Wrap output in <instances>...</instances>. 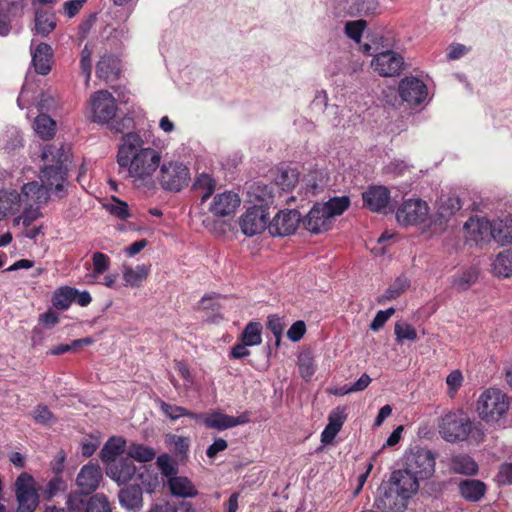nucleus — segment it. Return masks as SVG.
Listing matches in <instances>:
<instances>
[{
	"label": "nucleus",
	"mask_w": 512,
	"mask_h": 512,
	"mask_svg": "<svg viewBox=\"0 0 512 512\" xmlns=\"http://www.w3.org/2000/svg\"><path fill=\"white\" fill-rule=\"evenodd\" d=\"M69 150V147L64 144L46 145L42 150V159L56 165H63L69 159Z\"/></svg>",
	"instance_id": "nucleus-33"
},
{
	"label": "nucleus",
	"mask_w": 512,
	"mask_h": 512,
	"mask_svg": "<svg viewBox=\"0 0 512 512\" xmlns=\"http://www.w3.org/2000/svg\"><path fill=\"white\" fill-rule=\"evenodd\" d=\"M298 183V173L293 169H286L276 177L274 183L264 187L266 192L263 201L267 204L277 203L278 199L282 196V192H289Z\"/></svg>",
	"instance_id": "nucleus-11"
},
{
	"label": "nucleus",
	"mask_w": 512,
	"mask_h": 512,
	"mask_svg": "<svg viewBox=\"0 0 512 512\" xmlns=\"http://www.w3.org/2000/svg\"><path fill=\"white\" fill-rule=\"evenodd\" d=\"M325 213L333 221L335 216L343 214L350 206V199L348 196L330 198L324 204H321Z\"/></svg>",
	"instance_id": "nucleus-41"
},
{
	"label": "nucleus",
	"mask_w": 512,
	"mask_h": 512,
	"mask_svg": "<svg viewBox=\"0 0 512 512\" xmlns=\"http://www.w3.org/2000/svg\"><path fill=\"white\" fill-rule=\"evenodd\" d=\"M509 410V400L505 393L496 388L485 390L477 401L480 418L486 422L498 421Z\"/></svg>",
	"instance_id": "nucleus-4"
},
{
	"label": "nucleus",
	"mask_w": 512,
	"mask_h": 512,
	"mask_svg": "<svg viewBox=\"0 0 512 512\" xmlns=\"http://www.w3.org/2000/svg\"><path fill=\"white\" fill-rule=\"evenodd\" d=\"M268 216L263 206H253L247 209L240 219V227L246 236H254L268 229Z\"/></svg>",
	"instance_id": "nucleus-13"
},
{
	"label": "nucleus",
	"mask_w": 512,
	"mask_h": 512,
	"mask_svg": "<svg viewBox=\"0 0 512 512\" xmlns=\"http://www.w3.org/2000/svg\"><path fill=\"white\" fill-rule=\"evenodd\" d=\"M193 188L195 190L203 191L201 203H204L214 193L216 189V181L211 175L202 173L196 177Z\"/></svg>",
	"instance_id": "nucleus-44"
},
{
	"label": "nucleus",
	"mask_w": 512,
	"mask_h": 512,
	"mask_svg": "<svg viewBox=\"0 0 512 512\" xmlns=\"http://www.w3.org/2000/svg\"><path fill=\"white\" fill-rule=\"evenodd\" d=\"M394 333L398 344H402L405 340H417L416 329L412 325L404 322H397L395 324Z\"/></svg>",
	"instance_id": "nucleus-50"
},
{
	"label": "nucleus",
	"mask_w": 512,
	"mask_h": 512,
	"mask_svg": "<svg viewBox=\"0 0 512 512\" xmlns=\"http://www.w3.org/2000/svg\"><path fill=\"white\" fill-rule=\"evenodd\" d=\"M366 26L367 22L363 19L348 21L345 24V34L348 38L359 42Z\"/></svg>",
	"instance_id": "nucleus-52"
},
{
	"label": "nucleus",
	"mask_w": 512,
	"mask_h": 512,
	"mask_svg": "<svg viewBox=\"0 0 512 512\" xmlns=\"http://www.w3.org/2000/svg\"><path fill=\"white\" fill-rule=\"evenodd\" d=\"M14 491L18 512H34L39 504V494L33 476L22 472L15 480Z\"/></svg>",
	"instance_id": "nucleus-6"
},
{
	"label": "nucleus",
	"mask_w": 512,
	"mask_h": 512,
	"mask_svg": "<svg viewBox=\"0 0 512 512\" xmlns=\"http://www.w3.org/2000/svg\"><path fill=\"white\" fill-rule=\"evenodd\" d=\"M102 479V470L97 464L84 465L77 475V485L83 494L94 492Z\"/></svg>",
	"instance_id": "nucleus-20"
},
{
	"label": "nucleus",
	"mask_w": 512,
	"mask_h": 512,
	"mask_svg": "<svg viewBox=\"0 0 512 512\" xmlns=\"http://www.w3.org/2000/svg\"><path fill=\"white\" fill-rule=\"evenodd\" d=\"M492 225L493 224H491L485 218L471 217L465 223L464 228L469 234L474 236L475 240H477L478 238L484 239V237L488 234L491 235Z\"/></svg>",
	"instance_id": "nucleus-37"
},
{
	"label": "nucleus",
	"mask_w": 512,
	"mask_h": 512,
	"mask_svg": "<svg viewBox=\"0 0 512 512\" xmlns=\"http://www.w3.org/2000/svg\"><path fill=\"white\" fill-rule=\"evenodd\" d=\"M439 432L448 442L469 441L479 444L484 440V431L480 423H473L462 411L446 414L439 425Z\"/></svg>",
	"instance_id": "nucleus-2"
},
{
	"label": "nucleus",
	"mask_w": 512,
	"mask_h": 512,
	"mask_svg": "<svg viewBox=\"0 0 512 512\" xmlns=\"http://www.w3.org/2000/svg\"><path fill=\"white\" fill-rule=\"evenodd\" d=\"M166 443L172 445L174 452L182 457H186L190 448V439L185 436H178L175 434H168L166 436Z\"/></svg>",
	"instance_id": "nucleus-51"
},
{
	"label": "nucleus",
	"mask_w": 512,
	"mask_h": 512,
	"mask_svg": "<svg viewBox=\"0 0 512 512\" xmlns=\"http://www.w3.org/2000/svg\"><path fill=\"white\" fill-rule=\"evenodd\" d=\"M346 419V407L338 406L330 412L327 426L340 431Z\"/></svg>",
	"instance_id": "nucleus-54"
},
{
	"label": "nucleus",
	"mask_w": 512,
	"mask_h": 512,
	"mask_svg": "<svg viewBox=\"0 0 512 512\" xmlns=\"http://www.w3.org/2000/svg\"><path fill=\"white\" fill-rule=\"evenodd\" d=\"M159 407L163 414L171 421H176L180 417H188L194 420H198L201 417V415H198L196 412L190 411L181 406L168 404L163 400H159Z\"/></svg>",
	"instance_id": "nucleus-39"
},
{
	"label": "nucleus",
	"mask_w": 512,
	"mask_h": 512,
	"mask_svg": "<svg viewBox=\"0 0 512 512\" xmlns=\"http://www.w3.org/2000/svg\"><path fill=\"white\" fill-rule=\"evenodd\" d=\"M491 236L501 245L512 244V217L498 219L492 225Z\"/></svg>",
	"instance_id": "nucleus-28"
},
{
	"label": "nucleus",
	"mask_w": 512,
	"mask_h": 512,
	"mask_svg": "<svg viewBox=\"0 0 512 512\" xmlns=\"http://www.w3.org/2000/svg\"><path fill=\"white\" fill-rule=\"evenodd\" d=\"M407 469L420 480L431 477L435 471V457L429 450L420 449L408 458Z\"/></svg>",
	"instance_id": "nucleus-15"
},
{
	"label": "nucleus",
	"mask_w": 512,
	"mask_h": 512,
	"mask_svg": "<svg viewBox=\"0 0 512 512\" xmlns=\"http://www.w3.org/2000/svg\"><path fill=\"white\" fill-rule=\"evenodd\" d=\"M497 481L501 485L512 484V463H504L500 466Z\"/></svg>",
	"instance_id": "nucleus-63"
},
{
	"label": "nucleus",
	"mask_w": 512,
	"mask_h": 512,
	"mask_svg": "<svg viewBox=\"0 0 512 512\" xmlns=\"http://www.w3.org/2000/svg\"><path fill=\"white\" fill-rule=\"evenodd\" d=\"M92 262H93V276H98L103 274L105 271L109 269L110 266V258L102 253V252H95L92 255Z\"/></svg>",
	"instance_id": "nucleus-55"
},
{
	"label": "nucleus",
	"mask_w": 512,
	"mask_h": 512,
	"mask_svg": "<svg viewBox=\"0 0 512 512\" xmlns=\"http://www.w3.org/2000/svg\"><path fill=\"white\" fill-rule=\"evenodd\" d=\"M401 99L411 106L422 104L428 96L426 84L417 77H405L399 82Z\"/></svg>",
	"instance_id": "nucleus-14"
},
{
	"label": "nucleus",
	"mask_w": 512,
	"mask_h": 512,
	"mask_svg": "<svg viewBox=\"0 0 512 512\" xmlns=\"http://www.w3.org/2000/svg\"><path fill=\"white\" fill-rule=\"evenodd\" d=\"M240 203L237 193L225 191L214 196L209 205V211L216 217L229 216L236 211Z\"/></svg>",
	"instance_id": "nucleus-19"
},
{
	"label": "nucleus",
	"mask_w": 512,
	"mask_h": 512,
	"mask_svg": "<svg viewBox=\"0 0 512 512\" xmlns=\"http://www.w3.org/2000/svg\"><path fill=\"white\" fill-rule=\"evenodd\" d=\"M77 289L69 286L60 287L52 296V304L58 310H67L75 300Z\"/></svg>",
	"instance_id": "nucleus-36"
},
{
	"label": "nucleus",
	"mask_w": 512,
	"mask_h": 512,
	"mask_svg": "<svg viewBox=\"0 0 512 512\" xmlns=\"http://www.w3.org/2000/svg\"><path fill=\"white\" fill-rule=\"evenodd\" d=\"M111 504L107 496L103 493L92 495L86 505V512H111Z\"/></svg>",
	"instance_id": "nucleus-46"
},
{
	"label": "nucleus",
	"mask_w": 512,
	"mask_h": 512,
	"mask_svg": "<svg viewBox=\"0 0 512 512\" xmlns=\"http://www.w3.org/2000/svg\"><path fill=\"white\" fill-rule=\"evenodd\" d=\"M266 326L275 336L276 345H279L284 330L282 318H280L278 315H269L267 318Z\"/></svg>",
	"instance_id": "nucleus-59"
},
{
	"label": "nucleus",
	"mask_w": 512,
	"mask_h": 512,
	"mask_svg": "<svg viewBox=\"0 0 512 512\" xmlns=\"http://www.w3.org/2000/svg\"><path fill=\"white\" fill-rule=\"evenodd\" d=\"M117 163L119 172H124L126 177L145 179L158 168L160 154L151 147H144L139 134L127 132L118 148Z\"/></svg>",
	"instance_id": "nucleus-1"
},
{
	"label": "nucleus",
	"mask_w": 512,
	"mask_h": 512,
	"mask_svg": "<svg viewBox=\"0 0 512 512\" xmlns=\"http://www.w3.org/2000/svg\"><path fill=\"white\" fill-rule=\"evenodd\" d=\"M299 373L303 379L309 381L316 371L314 359L310 353H302L298 357Z\"/></svg>",
	"instance_id": "nucleus-48"
},
{
	"label": "nucleus",
	"mask_w": 512,
	"mask_h": 512,
	"mask_svg": "<svg viewBox=\"0 0 512 512\" xmlns=\"http://www.w3.org/2000/svg\"><path fill=\"white\" fill-rule=\"evenodd\" d=\"M157 465L165 477L171 478L176 476L178 472V468L176 467L175 462L168 454H161L157 458Z\"/></svg>",
	"instance_id": "nucleus-53"
},
{
	"label": "nucleus",
	"mask_w": 512,
	"mask_h": 512,
	"mask_svg": "<svg viewBox=\"0 0 512 512\" xmlns=\"http://www.w3.org/2000/svg\"><path fill=\"white\" fill-rule=\"evenodd\" d=\"M126 440L123 437H111L100 451V458L108 465L125 451Z\"/></svg>",
	"instance_id": "nucleus-30"
},
{
	"label": "nucleus",
	"mask_w": 512,
	"mask_h": 512,
	"mask_svg": "<svg viewBox=\"0 0 512 512\" xmlns=\"http://www.w3.org/2000/svg\"><path fill=\"white\" fill-rule=\"evenodd\" d=\"M121 73L120 60L111 54H104L96 64V76L106 83L117 80Z\"/></svg>",
	"instance_id": "nucleus-23"
},
{
	"label": "nucleus",
	"mask_w": 512,
	"mask_h": 512,
	"mask_svg": "<svg viewBox=\"0 0 512 512\" xmlns=\"http://www.w3.org/2000/svg\"><path fill=\"white\" fill-rule=\"evenodd\" d=\"M363 207L374 213L388 214L393 212L391 194L383 185H370L362 193Z\"/></svg>",
	"instance_id": "nucleus-8"
},
{
	"label": "nucleus",
	"mask_w": 512,
	"mask_h": 512,
	"mask_svg": "<svg viewBox=\"0 0 512 512\" xmlns=\"http://www.w3.org/2000/svg\"><path fill=\"white\" fill-rule=\"evenodd\" d=\"M67 176V169L63 165H46L41 171V180L44 187L49 190H53L61 198L64 192V182Z\"/></svg>",
	"instance_id": "nucleus-18"
},
{
	"label": "nucleus",
	"mask_w": 512,
	"mask_h": 512,
	"mask_svg": "<svg viewBox=\"0 0 512 512\" xmlns=\"http://www.w3.org/2000/svg\"><path fill=\"white\" fill-rule=\"evenodd\" d=\"M40 206L36 207H23L21 211L22 215L14 220V224H19L22 220V224L25 228L30 227L31 223L41 216L39 211Z\"/></svg>",
	"instance_id": "nucleus-56"
},
{
	"label": "nucleus",
	"mask_w": 512,
	"mask_h": 512,
	"mask_svg": "<svg viewBox=\"0 0 512 512\" xmlns=\"http://www.w3.org/2000/svg\"><path fill=\"white\" fill-rule=\"evenodd\" d=\"M409 287V281L404 277H398L378 298V303H385L398 298Z\"/></svg>",
	"instance_id": "nucleus-45"
},
{
	"label": "nucleus",
	"mask_w": 512,
	"mask_h": 512,
	"mask_svg": "<svg viewBox=\"0 0 512 512\" xmlns=\"http://www.w3.org/2000/svg\"><path fill=\"white\" fill-rule=\"evenodd\" d=\"M128 457L141 463L152 461L156 452L153 448L143 444L132 443L127 450Z\"/></svg>",
	"instance_id": "nucleus-43"
},
{
	"label": "nucleus",
	"mask_w": 512,
	"mask_h": 512,
	"mask_svg": "<svg viewBox=\"0 0 512 512\" xmlns=\"http://www.w3.org/2000/svg\"><path fill=\"white\" fill-rule=\"evenodd\" d=\"M493 273L498 277L508 278L512 276V250L506 249L500 252L493 264Z\"/></svg>",
	"instance_id": "nucleus-34"
},
{
	"label": "nucleus",
	"mask_w": 512,
	"mask_h": 512,
	"mask_svg": "<svg viewBox=\"0 0 512 512\" xmlns=\"http://www.w3.org/2000/svg\"><path fill=\"white\" fill-rule=\"evenodd\" d=\"M23 207L40 206L49 199V193L44 185L39 184L37 181H32L24 184L19 192Z\"/></svg>",
	"instance_id": "nucleus-21"
},
{
	"label": "nucleus",
	"mask_w": 512,
	"mask_h": 512,
	"mask_svg": "<svg viewBox=\"0 0 512 512\" xmlns=\"http://www.w3.org/2000/svg\"><path fill=\"white\" fill-rule=\"evenodd\" d=\"M351 10L359 15H375L379 9L378 0H353Z\"/></svg>",
	"instance_id": "nucleus-49"
},
{
	"label": "nucleus",
	"mask_w": 512,
	"mask_h": 512,
	"mask_svg": "<svg viewBox=\"0 0 512 512\" xmlns=\"http://www.w3.org/2000/svg\"><path fill=\"white\" fill-rule=\"evenodd\" d=\"M306 332V324L302 320L294 322L287 331V337L293 341L298 342L302 339Z\"/></svg>",
	"instance_id": "nucleus-62"
},
{
	"label": "nucleus",
	"mask_w": 512,
	"mask_h": 512,
	"mask_svg": "<svg viewBox=\"0 0 512 512\" xmlns=\"http://www.w3.org/2000/svg\"><path fill=\"white\" fill-rule=\"evenodd\" d=\"M114 204H110L107 206L108 211L111 215L121 219L126 220L130 217L129 206L126 202L119 200L118 198L113 197Z\"/></svg>",
	"instance_id": "nucleus-57"
},
{
	"label": "nucleus",
	"mask_w": 512,
	"mask_h": 512,
	"mask_svg": "<svg viewBox=\"0 0 512 512\" xmlns=\"http://www.w3.org/2000/svg\"><path fill=\"white\" fill-rule=\"evenodd\" d=\"M168 487L173 496L193 498L198 495L193 482L186 476H174L168 479Z\"/></svg>",
	"instance_id": "nucleus-27"
},
{
	"label": "nucleus",
	"mask_w": 512,
	"mask_h": 512,
	"mask_svg": "<svg viewBox=\"0 0 512 512\" xmlns=\"http://www.w3.org/2000/svg\"><path fill=\"white\" fill-rule=\"evenodd\" d=\"M110 130L115 133H122L123 136L126 133V131H129L134 128V119L131 116H124L116 121L110 122Z\"/></svg>",
	"instance_id": "nucleus-60"
},
{
	"label": "nucleus",
	"mask_w": 512,
	"mask_h": 512,
	"mask_svg": "<svg viewBox=\"0 0 512 512\" xmlns=\"http://www.w3.org/2000/svg\"><path fill=\"white\" fill-rule=\"evenodd\" d=\"M150 273V265H137L135 268L125 266L123 270V279L126 285L131 287H140L147 279Z\"/></svg>",
	"instance_id": "nucleus-32"
},
{
	"label": "nucleus",
	"mask_w": 512,
	"mask_h": 512,
	"mask_svg": "<svg viewBox=\"0 0 512 512\" xmlns=\"http://www.w3.org/2000/svg\"><path fill=\"white\" fill-rule=\"evenodd\" d=\"M22 208L23 204L18 191H5L0 195V217L19 213Z\"/></svg>",
	"instance_id": "nucleus-29"
},
{
	"label": "nucleus",
	"mask_w": 512,
	"mask_h": 512,
	"mask_svg": "<svg viewBox=\"0 0 512 512\" xmlns=\"http://www.w3.org/2000/svg\"><path fill=\"white\" fill-rule=\"evenodd\" d=\"M90 106L92 121L98 124H110L118 110L115 97L107 90L94 92L90 98Z\"/></svg>",
	"instance_id": "nucleus-7"
},
{
	"label": "nucleus",
	"mask_w": 512,
	"mask_h": 512,
	"mask_svg": "<svg viewBox=\"0 0 512 512\" xmlns=\"http://www.w3.org/2000/svg\"><path fill=\"white\" fill-rule=\"evenodd\" d=\"M262 329L260 322L251 321L246 324L239 339L250 347L260 345L262 343Z\"/></svg>",
	"instance_id": "nucleus-40"
},
{
	"label": "nucleus",
	"mask_w": 512,
	"mask_h": 512,
	"mask_svg": "<svg viewBox=\"0 0 512 512\" xmlns=\"http://www.w3.org/2000/svg\"><path fill=\"white\" fill-rule=\"evenodd\" d=\"M198 415L201 417L197 421H202L207 428L217 430H226L248 422L246 414L234 417L215 411L210 414L198 413Z\"/></svg>",
	"instance_id": "nucleus-16"
},
{
	"label": "nucleus",
	"mask_w": 512,
	"mask_h": 512,
	"mask_svg": "<svg viewBox=\"0 0 512 512\" xmlns=\"http://www.w3.org/2000/svg\"><path fill=\"white\" fill-rule=\"evenodd\" d=\"M450 465L451 469L458 474L475 475L478 472V464L466 454L453 456Z\"/></svg>",
	"instance_id": "nucleus-35"
},
{
	"label": "nucleus",
	"mask_w": 512,
	"mask_h": 512,
	"mask_svg": "<svg viewBox=\"0 0 512 512\" xmlns=\"http://www.w3.org/2000/svg\"><path fill=\"white\" fill-rule=\"evenodd\" d=\"M419 478L416 477L407 468L404 470L394 471L390 479L389 490L385 492L384 498L380 502L384 507L392 508L395 505L393 501L394 495L399 496L402 500L409 499L419 488Z\"/></svg>",
	"instance_id": "nucleus-3"
},
{
	"label": "nucleus",
	"mask_w": 512,
	"mask_h": 512,
	"mask_svg": "<svg viewBox=\"0 0 512 512\" xmlns=\"http://www.w3.org/2000/svg\"><path fill=\"white\" fill-rule=\"evenodd\" d=\"M32 64L37 74L47 75L52 69L53 63V49L47 43L38 44L32 50Z\"/></svg>",
	"instance_id": "nucleus-24"
},
{
	"label": "nucleus",
	"mask_w": 512,
	"mask_h": 512,
	"mask_svg": "<svg viewBox=\"0 0 512 512\" xmlns=\"http://www.w3.org/2000/svg\"><path fill=\"white\" fill-rule=\"evenodd\" d=\"M487 491L486 484L478 479H465L459 483V493L469 502L480 501Z\"/></svg>",
	"instance_id": "nucleus-26"
},
{
	"label": "nucleus",
	"mask_w": 512,
	"mask_h": 512,
	"mask_svg": "<svg viewBox=\"0 0 512 512\" xmlns=\"http://www.w3.org/2000/svg\"><path fill=\"white\" fill-rule=\"evenodd\" d=\"M118 498L121 506L126 510L137 511L142 508L143 492L138 484L122 488L119 491Z\"/></svg>",
	"instance_id": "nucleus-25"
},
{
	"label": "nucleus",
	"mask_w": 512,
	"mask_h": 512,
	"mask_svg": "<svg viewBox=\"0 0 512 512\" xmlns=\"http://www.w3.org/2000/svg\"><path fill=\"white\" fill-rule=\"evenodd\" d=\"M159 183L170 192H179L190 182V170L181 162H165L160 167Z\"/></svg>",
	"instance_id": "nucleus-5"
},
{
	"label": "nucleus",
	"mask_w": 512,
	"mask_h": 512,
	"mask_svg": "<svg viewBox=\"0 0 512 512\" xmlns=\"http://www.w3.org/2000/svg\"><path fill=\"white\" fill-rule=\"evenodd\" d=\"M302 216L296 209L280 210L268 224V231L272 236H288L296 232Z\"/></svg>",
	"instance_id": "nucleus-9"
},
{
	"label": "nucleus",
	"mask_w": 512,
	"mask_h": 512,
	"mask_svg": "<svg viewBox=\"0 0 512 512\" xmlns=\"http://www.w3.org/2000/svg\"><path fill=\"white\" fill-rule=\"evenodd\" d=\"M478 279V272L475 269H467L453 279L452 285L458 291L468 290Z\"/></svg>",
	"instance_id": "nucleus-47"
},
{
	"label": "nucleus",
	"mask_w": 512,
	"mask_h": 512,
	"mask_svg": "<svg viewBox=\"0 0 512 512\" xmlns=\"http://www.w3.org/2000/svg\"><path fill=\"white\" fill-rule=\"evenodd\" d=\"M394 313L395 309L393 307L378 311L370 324V329L373 331H378L384 326V324Z\"/></svg>",
	"instance_id": "nucleus-61"
},
{
	"label": "nucleus",
	"mask_w": 512,
	"mask_h": 512,
	"mask_svg": "<svg viewBox=\"0 0 512 512\" xmlns=\"http://www.w3.org/2000/svg\"><path fill=\"white\" fill-rule=\"evenodd\" d=\"M371 66L380 76L393 77L403 70L404 60L400 54L386 50L374 56Z\"/></svg>",
	"instance_id": "nucleus-12"
},
{
	"label": "nucleus",
	"mask_w": 512,
	"mask_h": 512,
	"mask_svg": "<svg viewBox=\"0 0 512 512\" xmlns=\"http://www.w3.org/2000/svg\"><path fill=\"white\" fill-rule=\"evenodd\" d=\"M332 223L333 221L325 213L320 203L314 204L308 214L302 218L303 227L313 234L328 231Z\"/></svg>",
	"instance_id": "nucleus-17"
},
{
	"label": "nucleus",
	"mask_w": 512,
	"mask_h": 512,
	"mask_svg": "<svg viewBox=\"0 0 512 512\" xmlns=\"http://www.w3.org/2000/svg\"><path fill=\"white\" fill-rule=\"evenodd\" d=\"M462 208V202L459 197H448L443 202L441 209L442 213L453 215Z\"/></svg>",
	"instance_id": "nucleus-64"
},
{
	"label": "nucleus",
	"mask_w": 512,
	"mask_h": 512,
	"mask_svg": "<svg viewBox=\"0 0 512 512\" xmlns=\"http://www.w3.org/2000/svg\"><path fill=\"white\" fill-rule=\"evenodd\" d=\"M65 489L66 484L64 480L60 476H55L47 483L44 489L45 498L47 500H50L54 496H56L60 491H64Z\"/></svg>",
	"instance_id": "nucleus-58"
},
{
	"label": "nucleus",
	"mask_w": 512,
	"mask_h": 512,
	"mask_svg": "<svg viewBox=\"0 0 512 512\" xmlns=\"http://www.w3.org/2000/svg\"><path fill=\"white\" fill-rule=\"evenodd\" d=\"M24 9L23 1H15L12 2L8 10L6 11L4 8L0 7V35L6 36L9 34L11 30L9 13L15 16H22Z\"/></svg>",
	"instance_id": "nucleus-38"
},
{
	"label": "nucleus",
	"mask_w": 512,
	"mask_h": 512,
	"mask_svg": "<svg viewBox=\"0 0 512 512\" xmlns=\"http://www.w3.org/2000/svg\"><path fill=\"white\" fill-rule=\"evenodd\" d=\"M136 467L133 461L128 458H122L114 461L107 466L106 474L118 485L128 483L135 475Z\"/></svg>",
	"instance_id": "nucleus-22"
},
{
	"label": "nucleus",
	"mask_w": 512,
	"mask_h": 512,
	"mask_svg": "<svg viewBox=\"0 0 512 512\" xmlns=\"http://www.w3.org/2000/svg\"><path fill=\"white\" fill-rule=\"evenodd\" d=\"M428 215V206L421 199L405 200L396 211V219L403 226L422 223Z\"/></svg>",
	"instance_id": "nucleus-10"
},
{
	"label": "nucleus",
	"mask_w": 512,
	"mask_h": 512,
	"mask_svg": "<svg viewBox=\"0 0 512 512\" xmlns=\"http://www.w3.org/2000/svg\"><path fill=\"white\" fill-rule=\"evenodd\" d=\"M34 129L42 139H50L55 135L56 122L46 114H40L35 118Z\"/></svg>",
	"instance_id": "nucleus-42"
},
{
	"label": "nucleus",
	"mask_w": 512,
	"mask_h": 512,
	"mask_svg": "<svg viewBox=\"0 0 512 512\" xmlns=\"http://www.w3.org/2000/svg\"><path fill=\"white\" fill-rule=\"evenodd\" d=\"M56 27L55 13L38 9L35 12V32L41 36H48Z\"/></svg>",
	"instance_id": "nucleus-31"
}]
</instances>
